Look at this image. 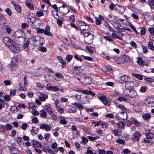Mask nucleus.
<instances>
[{"label": "nucleus", "mask_w": 154, "mask_h": 154, "mask_svg": "<svg viewBox=\"0 0 154 154\" xmlns=\"http://www.w3.org/2000/svg\"><path fill=\"white\" fill-rule=\"evenodd\" d=\"M127 98L124 97H119L117 99V100L119 101H126L127 100Z\"/></svg>", "instance_id": "e433bc0d"}, {"label": "nucleus", "mask_w": 154, "mask_h": 154, "mask_svg": "<svg viewBox=\"0 0 154 154\" xmlns=\"http://www.w3.org/2000/svg\"><path fill=\"white\" fill-rule=\"evenodd\" d=\"M137 63L141 66H143L144 65L146 66H148V63H146L143 60L142 57H139L137 58Z\"/></svg>", "instance_id": "9d476101"}, {"label": "nucleus", "mask_w": 154, "mask_h": 154, "mask_svg": "<svg viewBox=\"0 0 154 154\" xmlns=\"http://www.w3.org/2000/svg\"><path fill=\"white\" fill-rule=\"evenodd\" d=\"M88 100V96H85L83 97L82 100H81V101L82 102V103H86Z\"/></svg>", "instance_id": "473e14b6"}, {"label": "nucleus", "mask_w": 154, "mask_h": 154, "mask_svg": "<svg viewBox=\"0 0 154 154\" xmlns=\"http://www.w3.org/2000/svg\"><path fill=\"white\" fill-rule=\"evenodd\" d=\"M38 50L42 52H46L47 51V49L43 46H41L39 47Z\"/></svg>", "instance_id": "49530a36"}, {"label": "nucleus", "mask_w": 154, "mask_h": 154, "mask_svg": "<svg viewBox=\"0 0 154 154\" xmlns=\"http://www.w3.org/2000/svg\"><path fill=\"white\" fill-rule=\"evenodd\" d=\"M137 84V83L136 82L130 81V79L128 81V83H127V85H129L131 87H133L134 86L136 85Z\"/></svg>", "instance_id": "5701e85b"}, {"label": "nucleus", "mask_w": 154, "mask_h": 154, "mask_svg": "<svg viewBox=\"0 0 154 154\" xmlns=\"http://www.w3.org/2000/svg\"><path fill=\"white\" fill-rule=\"evenodd\" d=\"M40 128L41 129H43L47 131H49L51 130V127L48 125L46 124H42L40 126Z\"/></svg>", "instance_id": "f8f14e48"}, {"label": "nucleus", "mask_w": 154, "mask_h": 154, "mask_svg": "<svg viewBox=\"0 0 154 154\" xmlns=\"http://www.w3.org/2000/svg\"><path fill=\"white\" fill-rule=\"evenodd\" d=\"M60 123L62 124H66L67 123V122L65 119L63 117H61L60 119Z\"/></svg>", "instance_id": "72a5a7b5"}, {"label": "nucleus", "mask_w": 154, "mask_h": 154, "mask_svg": "<svg viewBox=\"0 0 154 154\" xmlns=\"http://www.w3.org/2000/svg\"><path fill=\"white\" fill-rule=\"evenodd\" d=\"M148 47L151 50H154V46L153 45V43L151 42H148Z\"/></svg>", "instance_id": "2f4dec72"}, {"label": "nucleus", "mask_w": 154, "mask_h": 154, "mask_svg": "<svg viewBox=\"0 0 154 154\" xmlns=\"http://www.w3.org/2000/svg\"><path fill=\"white\" fill-rule=\"evenodd\" d=\"M36 31L37 33H44V29H41L39 28H37L36 29Z\"/></svg>", "instance_id": "09e8293b"}, {"label": "nucleus", "mask_w": 154, "mask_h": 154, "mask_svg": "<svg viewBox=\"0 0 154 154\" xmlns=\"http://www.w3.org/2000/svg\"><path fill=\"white\" fill-rule=\"evenodd\" d=\"M55 75L57 77L63 79L64 78V76L60 72H57L55 74Z\"/></svg>", "instance_id": "37998d69"}, {"label": "nucleus", "mask_w": 154, "mask_h": 154, "mask_svg": "<svg viewBox=\"0 0 154 154\" xmlns=\"http://www.w3.org/2000/svg\"><path fill=\"white\" fill-rule=\"evenodd\" d=\"M95 23L97 25H100L102 23L101 19H99L98 17L96 18Z\"/></svg>", "instance_id": "603ef678"}, {"label": "nucleus", "mask_w": 154, "mask_h": 154, "mask_svg": "<svg viewBox=\"0 0 154 154\" xmlns=\"http://www.w3.org/2000/svg\"><path fill=\"white\" fill-rule=\"evenodd\" d=\"M148 3L151 8L154 9V0H148Z\"/></svg>", "instance_id": "cd10ccee"}, {"label": "nucleus", "mask_w": 154, "mask_h": 154, "mask_svg": "<svg viewBox=\"0 0 154 154\" xmlns=\"http://www.w3.org/2000/svg\"><path fill=\"white\" fill-rule=\"evenodd\" d=\"M129 93L128 96L131 98H135L137 95L136 91L133 88L129 90Z\"/></svg>", "instance_id": "4468645a"}, {"label": "nucleus", "mask_w": 154, "mask_h": 154, "mask_svg": "<svg viewBox=\"0 0 154 154\" xmlns=\"http://www.w3.org/2000/svg\"><path fill=\"white\" fill-rule=\"evenodd\" d=\"M25 3L27 7L29 8L31 10L34 9V7L33 5L31 2L28 1H25Z\"/></svg>", "instance_id": "412c9836"}, {"label": "nucleus", "mask_w": 154, "mask_h": 154, "mask_svg": "<svg viewBox=\"0 0 154 154\" xmlns=\"http://www.w3.org/2000/svg\"><path fill=\"white\" fill-rule=\"evenodd\" d=\"M73 107L74 108V109L72 108L69 109L67 110V112L69 113H74L76 112V111L75 109V108L76 109V108L74 107Z\"/></svg>", "instance_id": "c85d7f7f"}, {"label": "nucleus", "mask_w": 154, "mask_h": 154, "mask_svg": "<svg viewBox=\"0 0 154 154\" xmlns=\"http://www.w3.org/2000/svg\"><path fill=\"white\" fill-rule=\"evenodd\" d=\"M131 46L133 47L134 48H137V45L136 43L133 41H131L130 42V43Z\"/></svg>", "instance_id": "052dcab7"}, {"label": "nucleus", "mask_w": 154, "mask_h": 154, "mask_svg": "<svg viewBox=\"0 0 154 154\" xmlns=\"http://www.w3.org/2000/svg\"><path fill=\"white\" fill-rule=\"evenodd\" d=\"M122 58L125 62H128L129 60V57L128 55L125 54L122 56Z\"/></svg>", "instance_id": "58836bf2"}, {"label": "nucleus", "mask_w": 154, "mask_h": 154, "mask_svg": "<svg viewBox=\"0 0 154 154\" xmlns=\"http://www.w3.org/2000/svg\"><path fill=\"white\" fill-rule=\"evenodd\" d=\"M118 119L122 120H125L127 119V114L124 111H120L116 115Z\"/></svg>", "instance_id": "20e7f679"}, {"label": "nucleus", "mask_w": 154, "mask_h": 154, "mask_svg": "<svg viewBox=\"0 0 154 154\" xmlns=\"http://www.w3.org/2000/svg\"><path fill=\"white\" fill-rule=\"evenodd\" d=\"M4 101L2 99H0V110H1L3 108L5 107Z\"/></svg>", "instance_id": "c9c22d12"}, {"label": "nucleus", "mask_w": 154, "mask_h": 154, "mask_svg": "<svg viewBox=\"0 0 154 154\" xmlns=\"http://www.w3.org/2000/svg\"><path fill=\"white\" fill-rule=\"evenodd\" d=\"M80 128L86 131H88V128L83 125H80Z\"/></svg>", "instance_id": "0e129e2a"}, {"label": "nucleus", "mask_w": 154, "mask_h": 154, "mask_svg": "<svg viewBox=\"0 0 154 154\" xmlns=\"http://www.w3.org/2000/svg\"><path fill=\"white\" fill-rule=\"evenodd\" d=\"M28 21L29 23H31L32 24H35L37 25V24H41V23L40 20L38 18H36L35 17H28Z\"/></svg>", "instance_id": "423d86ee"}, {"label": "nucleus", "mask_w": 154, "mask_h": 154, "mask_svg": "<svg viewBox=\"0 0 154 154\" xmlns=\"http://www.w3.org/2000/svg\"><path fill=\"white\" fill-rule=\"evenodd\" d=\"M116 5L113 3H111L109 5V8L110 10L112 11L113 9L115 7Z\"/></svg>", "instance_id": "680f3d73"}, {"label": "nucleus", "mask_w": 154, "mask_h": 154, "mask_svg": "<svg viewBox=\"0 0 154 154\" xmlns=\"http://www.w3.org/2000/svg\"><path fill=\"white\" fill-rule=\"evenodd\" d=\"M122 152L124 154H127L131 152L128 149L126 148L122 149Z\"/></svg>", "instance_id": "8fccbe9b"}, {"label": "nucleus", "mask_w": 154, "mask_h": 154, "mask_svg": "<svg viewBox=\"0 0 154 154\" xmlns=\"http://www.w3.org/2000/svg\"><path fill=\"white\" fill-rule=\"evenodd\" d=\"M72 58L73 56L69 54L67 55L66 57V59L68 62H70L72 59Z\"/></svg>", "instance_id": "4c0bfd02"}, {"label": "nucleus", "mask_w": 154, "mask_h": 154, "mask_svg": "<svg viewBox=\"0 0 154 154\" xmlns=\"http://www.w3.org/2000/svg\"><path fill=\"white\" fill-rule=\"evenodd\" d=\"M129 77L127 75H124L121 76L120 79L122 81L127 82L129 79Z\"/></svg>", "instance_id": "6ab92c4d"}, {"label": "nucleus", "mask_w": 154, "mask_h": 154, "mask_svg": "<svg viewBox=\"0 0 154 154\" xmlns=\"http://www.w3.org/2000/svg\"><path fill=\"white\" fill-rule=\"evenodd\" d=\"M31 118L32 121V122L34 123H37L38 122V120L36 117L32 116Z\"/></svg>", "instance_id": "ea45409f"}, {"label": "nucleus", "mask_w": 154, "mask_h": 154, "mask_svg": "<svg viewBox=\"0 0 154 154\" xmlns=\"http://www.w3.org/2000/svg\"><path fill=\"white\" fill-rule=\"evenodd\" d=\"M85 41L86 43L88 44L91 43L93 41L94 36L93 34L88 32H83Z\"/></svg>", "instance_id": "f03ea898"}, {"label": "nucleus", "mask_w": 154, "mask_h": 154, "mask_svg": "<svg viewBox=\"0 0 154 154\" xmlns=\"http://www.w3.org/2000/svg\"><path fill=\"white\" fill-rule=\"evenodd\" d=\"M17 11L18 13H20L21 11V8L18 5L16 6L14 8Z\"/></svg>", "instance_id": "3c124183"}, {"label": "nucleus", "mask_w": 154, "mask_h": 154, "mask_svg": "<svg viewBox=\"0 0 154 154\" xmlns=\"http://www.w3.org/2000/svg\"><path fill=\"white\" fill-rule=\"evenodd\" d=\"M90 147L88 146L87 149V151L86 152V154H93V151L90 149Z\"/></svg>", "instance_id": "69168bd1"}, {"label": "nucleus", "mask_w": 154, "mask_h": 154, "mask_svg": "<svg viewBox=\"0 0 154 154\" xmlns=\"http://www.w3.org/2000/svg\"><path fill=\"white\" fill-rule=\"evenodd\" d=\"M125 11V9L123 6L118 5V12L120 13H123Z\"/></svg>", "instance_id": "a878e982"}, {"label": "nucleus", "mask_w": 154, "mask_h": 154, "mask_svg": "<svg viewBox=\"0 0 154 154\" xmlns=\"http://www.w3.org/2000/svg\"><path fill=\"white\" fill-rule=\"evenodd\" d=\"M82 140L80 142V143L82 144L85 145L88 141V138L83 136L82 137Z\"/></svg>", "instance_id": "b1692460"}, {"label": "nucleus", "mask_w": 154, "mask_h": 154, "mask_svg": "<svg viewBox=\"0 0 154 154\" xmlns=\"http://www.w3.org/2000/svg\"><path fill=\"white\" fill-rule=\"evenodd\" d=\"M50 28L49 25H47L45 28V30H44V34L48 36H52V34L50 32Z\"/></svg>", "instance_id": "dca6fc26"}, {"label": "nucleus", "mask_w": 154, "mask_h": 154, "mask_svg": "<svg viewBox=\"0 0 154 154\" xmlns=\"http://www.w3.org/2000/svg\"><path fill=\"white\" fill-rule=\"evenodd\" d=\"M143 52V53L146 54L148 52V50L147 47L145 46H142Z\"/></svg>", "instance_id": "774afa93"}, {"label": "nucleus", "mask_w": 154, "mask_h": 154, "mask_svg": "<svg viewBox=\"0 0 154 154\" xmlns=\"http://www.w3.org/2000/svg\"><path fill=\"white\" fill-rule=\"evenodd\" d=\"M92 82L91 78V77H86L85 78V81L84 82H82L83 83H85L86 84L90 85Z\"/></svg>", "instance_id": "4be33fe9"}, {"label": "nucleus", "mask_w": 154, "mask_h": 154, "mask_svg": "<svg viewBox=\"0 0 154 154\" xmlns=\"http://www.w3.org/2000/svg\"><path fill=\"white\" fill-rule=\"evenodd\" d=\"M50 136V134L49 133H45L44 135V137L46 140H48Z\"/></svg>", "instance_id": "6e6d98bb"}, {"label": "nucleus", "mask_w": 154, "mask_h": 154, "mask_svg": "<svg viewBox=\"0 0 154 154\" xmlns=\"http://www.w3.org/2000/svg\"><path fill=\"white\" fill-rule=\"evenodd\" d=\"M46 88L48 91L51 90L53 91H57L59 89V88L57 86H52L50 85H47Z\"/></svg>", "instance_id": "ddd939ff"}, {"label": "nucleus", "mask_w": 154, "mask_h": 154, "mask_svg": "<svg viewBox=\"0 0 154 154\" xmlns=\"http://www.w3.org/2000/svg\"><path fill=\"white\" fill-rule=\"evenodd\" d=\"M132 122L133 123L134 125L139 126L140 125V123L136 119H134L132 121Z\"/></svg>", "instance_id": "338daca9"}, {"label": "nucleus", "mask_w": 154, "mask_h": 154, "mask_svg": "<svg viewBox=\"0 0 154 154\" xmlns=\"http://www.w3.org/2000/svg\"><path fill=\"white\" fill-rule=\"evenodd\" d=\"M35 41L34 45L37 46L42 45L44 42V38L39 36H35Z\"/></svg>", "instance_id": "39448f33"}, {"label": "nucleus", "mask_w": 154, "mask_h": 154, "mask_svg": "<svg viewBox=\"0 0 154 154\" xmlns=\"http://www.w3.org/2000/svg\"><path fill=\"white\" fill-rule=\"evenodd\" d=\"M117 143L122 144H124L125 143V141L122 139H118L116 140Z\"/></svg>", "instance_id": "13d9d810"}, {"label": "nucleus", "mask_w": 154, "mask_h": 154, "mask_svg": "<svg viewBox=\"0 0 154 154\" xmlns=\"http://www.w3.org/2000/svg\"><path fill=\"white\" fill-rule=\"evenodd\" d=\"M83 94L87 95H91L92 97L95 96V94L94 92H92L91 91H90L88 90H83Z\"/></svg>", "instance_id": "a211bd4d"}, {"label": "nucleus", "mask_w": 154, "mask_h": 154, "mask_svg": "<svg viewBox=\"0 0 154 154\" xmlns=\"http://www.w3.org/2000/svg\"><path fill=\"white\" fill-rule=\"evenodd\" d=\"M4 43L9 49L14 53L18 52L20 49L18 45L15 44L14 41L9 37H5L3 38Z\"/></svg>", "instance_id": "f257e3e1"}, {"label": "nucleus", "mask_w": 154, "mask_h": 154, "mask_svg": "<svg viewBox=\"0 0 154 154\" xmlns=\"http://www.w3.org/2000/svg\"><path fill=\"white\" fill-rule=\"evenodd\" d=\"M148 30L151 35H154V29L153 27H150L148 29Z\"/></svg>", "instance_id": "e2e57ef3"}, {"label": "nucleus", "mask_w": 154, "mask_h": 154, "mask_svg": "<svg viewBox=\"0 0 154 154\" xmlns=\"http://www.w3.org/2000/svg\"><path fill=\"white\" fill-rule=\"evenodd\" d=\"M141 34L142 35H145L146 32L145 28L144 27H143L141 28V30L140 31Z\"/></svg>", "instance_id": "864d4df0"}, {"label": "nucleus", "mask_w": 154, "mask_h": 154, "mask_svg": "<svg viewBox=\"0 0 154 154\" xmlns=\"http://www.w3.org/2000/svg\"><path fill=\"white\" fill-rule=\"evenodd\" d=\"M151 116V115L148 113L144 114L142 115V118L145 120L149 119Z\"/></svg>", "instance_id": "f3484780"}, {"label": "nucleus", "mask_w": 154, "mask_h": 154, "mask_svg": "<svg viewBox=\"0 0 154 154\" xmlns=\"http://www.w3.org/2000/svg\"><path fill=\"white\" fill-rule=\"evenodd\" d=\"M146 135L147 138H148L149 139H151L153 138L154 135L152 133L150 132V130H146Z\"/></svg>", "instance_id": "2eb2a0df"}, {"label": "nucleus", "mask_w": 154, "mask_h": 154, "mask_svg": "<svg viewBox=\"0 0 154 154\" xmlns=\"http://www.w3.org/2000/svg\"><path fill=\"white\" fill-rule=\"evenodd\" d=\"M23 34V32L20 30L17 31L15 34L16 39L17 38L20 39L21 41H20V42H24L25 41V39L22 37Z\"/></svg>", "instance_id": "1a4fd4ad"}, {"label": "nucleus", "mask_w": 154, "mask_h": 154, "mask_svg": "<svg viewBox=\"0 0 154 154\" xmlns=\"http://www.w3.org/2000/svg\"><path fill=\"white\" fill-rule=\"evenodd\" d=\"M141 135L140 131H136L134 132L131 137V140L132 141H137L139 140V139Z\"/></svg>", "instance_id": "0eeeda50"}, {"label": "nucleus", "mask_w": 154, "mask_h": 154, "mask_svg": "<svg viewBox=\"0 0 154 154\" xmlns=\"http://www.w3.org/2000/svg\"><path fill=\"white\" fill-rule=\"evenodd\" d=\"M80 24L79 28L81 30L84 31V32L88 31L89 26L84 21H81L80 22Z\"/></svg>", "instance_id": "6e6552de"}, {"label": "nucleus", "mask_w": 154, "mask_h": 154, "mask_svg": "<svg viewBox=\"0 0 154 154\" xmlns=\"http://www.w3.org/2000/svg\"><path fill=\"white\" fill-rule=\"evenodd\" d=\"M72 104L74 105L75 106L77 107H79V108L83 109V106L79 103H72Z\"/></svg>", "instance_id": "7c9ffc66"}, {"label": "nucleus", "mask_w": 154, "mask_h": 154, "mask_svg": "<svg viewBox=\"0 0 154 154\" xmlns=\"http://www.w3.org/2000/svg\"><path fill=\"white\" fill-rule=\"evenodd\" d=\"M32 114L34 116H37L39 114L38 112L35 109H33L32 110Z\"/></svg>", "instance_id": "bf43d9fd"}, {"label": "nucleus", "mask_w": 154, "mask_h": 154, "mask_svg": "<svg viewBox=\"0 0 154 154\" xmlns=\"http://www.w3.org/2000/svg\"><path fill=\"white\" fill-rule=\"evenodd\" d=\"M128 25L131 28L134 32H135L136 34H137L139 33V32L137 31L136 28L134 27V26L131 23H129Z\"/></svg>", "instance_id": "c756f323"}, {"label": "nucleus", "mask_w": 154, "mask_h": 154, "mask_svg": "<svg viewBox=\"0 0 154 154\" xmlns=\"http://www.w3.org/2000/svg\"><path fill=\"white\" fill-rule=\"evenodd\" d=\"M97 97L104 105L108 106L110 105V103L107 99L105 95L98 94Z\"/></svg>", "instance_id": "7ed1b4c3"}, {"label": "nucleus", "mask_w": 154, "mask_h": 154, "mask_svg": "<svg viewBox=\"0 0 154 154\" xmlns=\"http://www.w3.org/2000/svg\"><path fill=\"white\" fill-rule=\"evenodd\" d=\"M101 126L102 128H106L108 126V124L106 122H102Z\"/></svg>", "instance_id": "a19ab883"}, {"label": "nucleus", "mask_w": 154, "mask_h": 154, "mask_svg": "<svg viewBox=\"0 0 154 154\" xmlns=\"http://www.w3.org/2000/svg\"><path fill=\"white\" fill-rule=\"evenodd\" d=\"M124 124L125 122L122 121L118 122L117 123V125H118L119 128L122 129H124L125 128Z\"/></svg>", "instance_id": "bb28decb"}, {"label": "nucleus", "mask_w": 154, "mask_h": 154, "mask_svg": "<svg viewBox=\"0 0 154 154\" xmlns=\"http://www.w3.org/2000/svg\"><path fill=\"white\" fill-rule=\"evenodd\" d=\"M88 138L89 140L91 141H94L99 138L100 137L98 136H97L94 137H93L91 136H88Z\"/></svg>", "instance_id": "f704fd0d"}, {"label": "nucleus", "mask_w": 154, "mask_h": 154, "mask_svg": "<svg viewBox=\"0 0 154 154\" xmlns=\"http://www.w3.org/2000/svg\"><path fill=\"white\" fill-rule=\"evenodd\" d=\"M82 56L84 58L90 61H93L94 60V59L91 57L88 56H85L82 55Z\"/></svg>", "instance_id": "de8ad7c7"}, {"label": "nucleus", "mask_w": 154, "mask_h": 154, "mask_svg": "<svg viewBox=\"0 0 154 154\" xmlns=\"http://www.w3.org/2000/svg\"><path fill=\"white\" fill-rule=\"evenodd\" d=\"M131 75L140 80H142L143 79V76L140 75L132 73H131Z\"/></svg>", "instance_id": "393cba45"}, {"label": "nucleus", "mask_w": 154, "mask_h": 154, "mask_svg": "<svg viewBox=\"0 0 154 154\" xmlns=\"http://www.w3.org/2000/svg\"><path fill=\"white\" fill-rule=\"evenodd\" d=\"M47 114L45 110L42 109L40 112V116L43 118H45L47 116Z\"/></svg>", "instance_id": "aec40b11"}, {"label": "nucleus", "mask_w": 154, "mask_h": 154, "mask_svg": "<svg viewBox=\"0 0 154 154\" xmlns=\"http://www.w3.org/2000/svg\"><path fill=\"white\" fill-rule=\"evenodd\" d=\"M112 35L113 38H117L119 39V40H122V38L118 35H117L115 33H112Z\"/></svg>", "instance_id": "a18cd8bd"}, {"label": "nucleus", "mask_w": 154, "mask_h": 154, "mask_svg": "<svg viewBox=\"0 0 154 154\" xmlns=\"http://www.w3.org/2000/svg\"><path fill=\"white\" fill-rule=\"evenodd\" d=\"M30 44L29 41L27 40L26 41V43L24 44L23 45V47L24 49L27 48L29 47V46Z\"/></svg>", "instance_id": "79ce46f5"}, {"label": "nucleus", "mask_w": 154, "mask_h": 154, "mask_svg": "<svg viewBox=\"0 0 154 154\" xmlns=\"http://www.w3.org/2000/svg\"><path fill=\"white\" fill-rule=\"evenodd\" d=\"M44 109L51 117L54 116L52 109L50 106L48 105H46L44 107Z\"/></svg>", "instance_id": "9b49d317"}, {"label": "nucleus", "mask_w": 154, "mask_h": 154, "mask_svg": "<svg viewBox=\"0 0 154 154\" xmlns=\"http://www.w3.org/2000/svg\"><path fill=\"white\" fill-rule=\"evenodd\" d=\"M5 11L9 16H11L12 15V12L11 9L10 8H7L5 10Z\"/></svg>", "instance_id": "4d7b16f0"}, {"label": "nucleus", "mask_w": 154, "mask_h": 154, "mask_svg": "<svg viewBox=\"0 0 154 154\" xmlns=\"http://www.w3.org/2000/svg\"><path fill=\"white\" fill-rule=\"evenodd\" d=\"M5 127H6L7 130H11L13 128V126L9 123L6 124L5 125Z\"/></svg>", "instance_id": "c03bdc74"}, {"label": "nucleus", "mask_w": 154, "mask_h": 154, "mask_svg": "<svg viewBox=\"0 0 154 154\" xmlns=\"http://www.w3.org/2000/svg\"><path fill=\"white\" fill-rule=\"evenodd\" d=\"M0 129L2 131L1 132H3L6 130H7L5 125H0Z\"/></svg>", "instance_id": "5fc2aeb1"}]
</instances>
